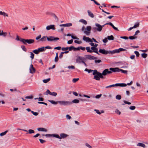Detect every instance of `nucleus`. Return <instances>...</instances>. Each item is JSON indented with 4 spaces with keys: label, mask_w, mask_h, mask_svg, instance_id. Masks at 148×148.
I'll return each instance as SVG.
<instances>
[{
    "label": "nucleus",
    "mask_w": 148,
    "mask_h": 148,
    "mask_svg": "<svg viewBox=\"0 0 148 148\" xmlns=\"http://www.w3.org/2000/svg\"><path fill=\"white\" fill-rule=\"evenodd\" d=\"M48 101L52 104L54 105H56L58 103L61 105L64 106H69L72 104V102L68 101H55L53 100H48Z\"/></svg>",
    "instance_id": "nucleus-1"
},
{
    "label": "nucleus",
    "mask_w": 148,
    "mask_h": 148,
    "mask_svg": "<svg viewBox=\"0 0 148 148\" xmlns=\"http://www.w3.org/2000/svg\"><path fill=\"white\" fill-rule=\"evenodd\" d=\"M127 86L126 84L125 83H116L114 84H112L106 87V88H110L112 87L120 86L125 87Z\"/></svg>",
    "instance_id": "nucleus-2"
},
{
    "label": "nucleus",
    "mask_w": 148,
    "mask_h": 148,
    "mask_svg": "<svg viewBox=\"0 0 148 148\" xmlns=\"http://www.w3.org/2000/svg\"><path fill=\"white\" fill-rule=\"evenodd\" d=\"M95 25L96 27H93V29L95 31L97 30L99 32H101L102 30L103 27L105 26L104 25H101L98 23H96Z\"/></svg>",
    "instance_id": "nucleus-3"
},
{
    "label": "nucleus",
    "mask_w": 148,
    "mask_h": 148,
    "mask_svg": "<svg viewBox=\"0 0 148 148\" xmlns=\"http://www.w3.org/2000/svg\"><path fill=\"white\" fill-rule=\"evenodd\" d=\"M21 42L24 44L26 45L27 43L28 44H31L34 43V40L32 39H21Z\"/></svg>",
    "instance_id": "nucleus-4"
},
{
    "label": "nucleus",
    "mask_w": 148,
    "mask_h": 148,
    "mask_svg": "<svg viewBox=\"0 0 148 148\" xmlns=\"http://www.w3.org/2000/svg\"><path fill=\"white\" fill-rule=\"evenodd\" d=\"M99 72H98L97 70H94L92 75H94V79L97 80H100V79L98 75H99Z\"/></svg>",
    "instance_id": "nucleus-5"
},
{
    "label": "nucleus",
    "mask_w": 148,
    "mask_h": 148,
    "mask_svg": "<svg viewBox=\"0 0 148 148\" xmlns=\"http://www.w3.org/2000/svg\"><path fill=\"white\" fill-rule=\"evenodd\" d=\"M99 52L103 54L106 55L108 54H113V51H107L104 49H100L99 50Z\"/></svg>",
    "instance_id": "nucleus-6"
},
{
    "label": "nucleus",
    "mask_w": 148,
    "mask_h": 148,
    "mask_svg": "<svg viewBox=\"0 0 148 148\" xmlns=\"http://www.w3.org/2000/svg\"><path fill=\"white\" fill-rule=\"evenodd\" d=\"M86 58L83 57L78 56L77 57L76 60V62L77 63H82L84 61H86Z\"/></svg>",
    "instance_id": "nucleus-7"
},
{
    "label": "nucleus",
    "mask_w": 148,
    "mask_h": 148,
    "mask_svg": "<svg viewBox=\"0 0 148 148\" xmlns=\"http://www.w3.org/2000/svg\"><path fill=\"white\" fill-rule=\"evenodd\" d=\"M126 50L125 49L122 48H120L118 49H116L113 50V54H114L116 53H118L120 52V51H126Z\"/></svg>",
    "instance_id": "nucleus-8"
},
{
    "label": "nucleus",
    "mask_w": 148,
    "mask_h": 148,
    "mask_svg": "<svg viewBox=\"0 0 148 148\" xmlns=\"http://www.w3.org/2000/svg\"><path fill=\"white\" fill-rule=\"evenodd\" d=\"M103 74L104 76H105L108 74H111L112 72L109 70L108 69H106L103 71Z\"/></svg>",
    "instance_id": "nucleus-9"
},
{
    "label": "nucleus",
    "mask_w": 148,
    "mask_h": 148,
    "mask_svg": "<svg viewBox=\"0 0 148 148\" xmlns=\"http://www.w3.org/2000/svg\"><path fill=\"white\" fill-rule=\"evenodd\" d=\"M86 58L89 60H94L97 58V57L91 56L90 55H86L85 56Z\"/></svg>",
    "instance_id": "nucleus-10"
},
{
    "label": "nucleus",
    "mask_w": 148,
    "mask_h": 148,
    "mask_svg": "<svg viewBox=\"0 0 148 148\" xmlns=\"http://www.w3.org/2000/svg\"><path fill=\"white\" fill-rule=\"evenodd\" d=\"M83 40L85 41L86 42H92V40L88 37H86V36H84L83 38Z\"/></svg>",
    "instance_id": "nucleus-11"
},
{
    "label": "nucleus",
    "mask_w": 148,
    "mask_h": 148,
    "mask_svg": "<svg viewBox=\"0 0 148 148\" xmlns=\"http://www.w3.org/2000/svg\"><path fill=\"white\" fill-rule=\"evenodd\" d=\"M109 70L113 72H119V68L118 67L110 68Z\"/></svg>",
    "instance_id": "nucleus-12"
},
{
    "label": "nucleus",
    "mask_w": 148,
    "mask_h": 148,
    "mask_svg": "<svg viewBox=\"0 0 148 148\" xmlns=\"http://www.w3.org/2000/svg\"><path fill=\"white\" fill-rule=\"evenodd\" d=\"M29 72L33 74L35 73V69L33 67V66L32 64L30 65V68H29Z\"/></svg>",
    "instance_id": "nucleus-13"
},
{
    "label": "nucleus",
    "mask_w": 148,
    "mask_h": 148,
    "mask_svg": "<svg viewBox=\"0 0 148 148\" xmlns=\"http://www.w3.org/2000/svg\"><path fill=\"white\" fill-rule=\"evenodd\" d=\"M47 30H49L50 29H52L53 30H55L56 29L55 27V25H50L47 26L46 27Z\"/></svg>",
    "instance_id": "nucleus-14"
},
{
    "label": "nucleus",
    "mask_w": 148,
    "mask_h": 148,
    "mask_svg": "<svg viewBox=\"0 0 148 148\" xmlns=\"http://www.w3.org/2000/svg\"><path fill=\"white\" fill-rule=\"evenodd\" d=\"M72 25V24L71 23H67L65 24H60V27H70Z\"/></svg>",
    "instance_id": "nucleus-15"
},
{
    "label": "nucleus",
    "mask_w": 148,
    "mask_h": 148,
    "mask_svg": "<svg viewBox=\"0 0 148 148\" xmlns=\"http://www.w3.org/2000/svg\"><path fill=\"white\" fill-rule=\"evenodd\" d=\"M60 139L65 138L68 136L67 134L64 133L60 134Z\"/></svg>",
    "instance_id": "nucleus-16"
},
{
    "label": "nucleus",
    "mask_w": 148,
    "mask_h": 148,
    "mask_svg": "<svg viewBox=\"0 0 148 148\" xmlns=\"http://www.w3.org/2000/svg\"><path fill=\"white\" fill-rule=\"evenodd\" d=\"M37 130L39 131H43V132H46L47 131V130L42 127L40 128H37Z\"/></svg>",
    "instance_id": "nucleus-17"
},
{
    "label": "nucleus",
    "mask_w": 148,
    "mask_h": 148,
    "mask_svg": "<svg viewBox=\"0 0 148 148\" xmlns=\"http://www.w3.org/2000/svg\"><path fill=\"white\" fill-rule=\"evenodd\" d=\"M87 12L88 15L91 18H93L94 17V15L89 10L87 11Z\"/></svg>",
    "instance_id": "nucleus-18"
},
{
    "label": "nucleus",
    "mask_w": 148,
    "mask_h": 148,
    "mask_svg": "<svg viewBox=\"0 0 148 148\" xmlns=\"http://www.w3.org/2000/svg\"><path fill=\"white\" fill-rule=\"evenodd\" d=\"M47 37H48L45 36H43L40 39V41L42 42L46 41L47 39Z\"/></svg>",
    "instance_id": "nucleus-19"
},
{
    "label": "nucleus",
    "mask_w": 148,
    "mask_h": 148,
    "mask_svg": "<svg viewBox=\"0 0 148 148\" xmlns=\"http://www.w3.org/2000/svg\"><path fill=\"white\" fill-rule=\"evenodd\" d=\"M0 15H3L4 16L8 17V14L7 13L1 11H0Z\"/></svg>",
    "instance_id": "nucleus-20"
},
{
    "label": "nucleus",
    "mask_w": 148,
    "mask_h": 148,
    "mask_svg": "<svg viewBox=\"0 0 148 148\" xmlns=\"http://www.w3.org/2000/svg\"><path fill=\"white\" fill-rule=\"evenodd\" d=\"M137 145L138 146L141 147L143 148H145L146 147V146L145 144L140 143H138L137 144Z\"/></svg>",
    "instance_id": "nucleus-21"
},
{
    "label": "nucleus",
    "mask_w": 148,
    "mask_h": 148,
    "mask_svg": "<svg viewBox=\"0 0 148 148\" xmlns=\"http://www.w3.org/2000/svg\"><path fill=\"white\" fill-rule=\"evenodd\" d=\"M51 38H52V41L57 42L59 40V38L58 37H55L53 36V37H51Z\"/></svg>",
    "instance_id": "nucleus-22"
},
{
    "label": "nucleus",
    "mask_w": 148,
    "mask_h": 148,
    "mask_svg": "<svg viewBox=\"0 0 148 148\" xmlns=\"http://www.w3.org/2000/svg\"><path fill=\"white\" fill-rule=\"evenodd\" d=\"M86 49L87 50V52L89 53H92V51L90 49V47H86Z\"/></svg>",
    "instance_id": "nucleus-23"
},
{
    "label": "nucleus",
    "mask_w": 148,
    "mask_h": 148,
    "mask_svg": "<svg viewBox=\"0 0 148 148\" xmlns=\"http://www.w3.org/2000/svg\"><path fill=\"white\" fill-rule=\"evenodd\" d=\"M98 48L97 47H95V48L94 49V50L92 51V52H94L95 53H96L97 54L99 55H100V54H99L98 52Z\"/></svg>",
    "instance_id": "nucleus-24"
},
{
    "label": "nucleus",
    "mask_w": 148,
    "mask_h": 148,
    "mask_svg": "<svg viewBox=\"0 0 148 148\" xmlns=\"http://www.w3.org/2000/svg\"><path fill=\"white\" fill-rule=\"evenodd\" d=\"M38 49L39 52L43 51L45 50L44 47H42L41 48H38Z\"/></svg>",
    "instance_id": "nucleus-25"
},
{
    "label": "nucleus",
    "mask_w": 148,
    "mask_h": 148,
    "mask_svg": "<svg viewBox=\"0 0 148 148\" xmlns=\"http://www.w3.org/2000/svg\"><path fill=\"white\" fill-rule=\"evenodd\" d=\"M107 38L109 40H113L114 39V36L112 35H111L110 36H108Z\"/></svg>",
    "instance_id": "nucleus-26"
},
{
    "label": "nucleus",
    "mask_w": 148,
    "mask_h": 148,
    "mask_svg": "<svg viewBox=\"0 0 148 148\" xmlns=\"http://www.w3.org/2000/svg\"><path fill=\"white\" fill-rule=\"evenodd\" d=\"M52 136L58 139H60V136L57 134H52Z\"/></svg>",
    "instance_id": "nucleus-27"
},
{
    "label": "nucleus",
    "mask_w": 148,
    "mask_h": 148,
    "mask_svg": "<svg viewBox=\"0 0 148 148\" xmlns=\"http://www.w3.org/2000/svg\"><path fill=\"white\" fill-rule=\"evenodd\" d=\"M139 25L140 23L139 22L136 23L133 26L134 28H135L138 27L139 26Z\"/></svg>",
    "instance_id": "nucleus-28"
},
{
    "label": "nucleus",
    "mask_w": 148,
    "mask_h": 148,
    "mask_svg": "<svg viewBox=\"0 0 148 148\" xmlns=\"http://www.w3.org/2000/svg\"><path fill=\"white\" fill-rule=\"evenodd\" d=\"M79 21L83 23L85 25H86L87 23V21L83 19H80Z\"/></svg>",
    "instance_id": "nucleus-29"
},
{
    "label": "nucleus",
    "mask_w": 148,
    "mask_h": 148,
    "mask_svg": "<svg viewBox=\"0 0 148 148\" xmlns=\"http://www.w3.org/2000/svg\"><path fill=\"white\" fill-rule=\"evenodd\" d=\"M121 72L122 73H125V74H127V71L126 70H124L121 69H119V72Z\"/></svg>",
    "instance_id": "nucleus-30"
},
{
    "label": "nucleus",
    "mask_w": 148,
    "mask_h": 148,
    "mask_svg": "<svg viewBox=\"0 0 148 148\" xmlns=\"http://www.w3.org/2000/svg\"><path fill=\"white\" fill-rule=\"evenodd\" d=\"M71 102H72V104L73 103H79V101L78 99H75L73 100L72 101H71Z\"/></svg>",
    "instance_id": "nucleus-31"
},
{
    "label": "nucleus",
    "mask_w": 148,
    "mask_h": 148,
    "mask_svg": "<svg viewBox=\"0 0 148 148\" xmlns=\"http://www.w3.org/2000/svg\"><path fill=\"white\" fill-rule=\"evenodd\" d=\"M8 131L6 130L3 132L1 133L0 134V136H3L5 135L8 132Z\"/></svg>",
    "instance_id": "nucleus-32"
},
{
    "label": "nucleus",
    "mask_w": 148,
    "mask_h": 148,
    "mask_svg": "<svg viewBox=\"0 0 148 148\" xmlns=\"http://www.w3.org/2000/svg\"><path fill=\"white\" fill-rule=\"evenodd\" d=\"M51 37H53V36H50L47 37V39L49 41H52V38Z\"/></svg>",
    "instance_id": "nucleus-33"
},
{
    "label": "nucleus",
    "mask_w": 148,
    "mask_h": 148,
    "mask_svg": "<svg viewBox=\"0 0 148 148\" xmlns=\"http://www.w3.org/2000/svg\"><path fill=\"white\" fill-rule=\"evenodd\" d=\"M84 33L86 34L87 36H89L90 35V32H89V31L87 30H85L84 31Z\"/></svg>",
    "instance_id": "nucleus-34"
},
{
    "label": "nucleus",
    "mask_w": 148,
    "mask_h": 148,
    "mask_svg": "<svg viewBox=\"0 0 148 148\" xmlns=\"http://www.w3.org/2000/svg\"><path fill=\"white\" fill-rule=\"evenodd\" d=\"M50 95L56 97L57 95V93L54 92H51Z\"/></svg>",
    "instance_id": "nucleus-35"
},
{
    "label": "nucleus",
    "mask_w": 148,
    "mask_h": 148,
    "mask_svg": "<svg viewBox=\"0 0 148 148\" xmlns=\"http://www.w3.org/2000/svg\"><path fill=\"white\" fill-rule=\"evenodd\" d=\"M91 29V27L90 26H88L86 28V30L87 31H88L89 32H90Z\"/></svg>",
    "instance_id": "nucleus-36"
},
{
    "label": "nucleus",
    "mask_w": 148,
    "mask_h": 148,
    "mask_svg": "<svg viewBox=\"0 0 148 148\" xmlns=\"http://www.w3.org/2000/svg\"><path fill=\"white\" fill-rule=\"evenodd\" d=\"M50 80V78H49L47 79H44L43 80V82L44 83H47L49 82Z\"/></svg>",
    "instance_id": "nucleus-37"
},
{
    "label": "nucleus",
    "mask_w": 148,
    "mask_h": 148,
    "mask_svg": "<svg viewBox=\"0 0 148 148\" xmlns=\"http://www.w3.org/2000/svg\"><path fill=\"white\" fill-rule=\"evenodd\" d=\"M121 96L120 95H118L116 96V98L118 100H120L121 99Z\"/></svg>",
    "instance_id": "nucleus-38"
},
{
    "label": "nucleus",
    "mask_w": 148,
    "mask_h": 148,
    "mask_svg": "<svg viewBox=\"0 0 148 148\" xmlns=\"http://www.w3.org/2000/svg\"><path fill=\"white\" fill-rule=\"evenodd\" d=\"M33 52L36 54H38L39 53L38 49L34 50L33 51Z\"/></svg>",
    "instance_id": "nucleus-39"
},
{
    "label": "nucleus",
    "mask_w": 148,
    "mask_h": 148,
    "mask_svg": "<svg viewBox=\"0 0 148 148\" xmlns=\"http://www.w3.org/2000/svg\"><path fill=\"white\" fill-rule=\"evenodd\" d=\"M137 38V36H130L129 37V38L131 40H133L134 39H135L136 38Z\"/></svg>",
    "instance_id": "nucleus-40"
},
{
    "label": "nucleus",
    "mask_w": 148,
    "mask_h": 148,
    "mask_svg": "<svg viewBox=\"0 0 148 148\" xmlns=\"http://www.w3.org/2000/svg\"><path fill=\"white\" fill-rule=\"evenodd\" d=\"M142 57L143 58H145L147 56V54L145 53H143L141 54Z\"/></svg>",
    "instance_id": "nucleus-41"
},
{
    "label": "nucleus",
    "mask_w": 148,
    "mask_h": 148,
    "mask_svg": "<svg viewBox=\"0 0 148 148\" xmlns=\"http://www.w3.org/2000/svg\"><path fill=\"white\" fill-rule=\"evenodd\" d=\"M34 131L32 130L29 129L28 130V133L29 134L34 133Z\"/></svg>",
    "instance_id": "nucleus-42"
},
{
    "label": "nucleus",
    "mask_w": 148,
    "mask_h": 148,
    "mask_svg": "<svg viewBox=\"0 0 148 148\" xmlns=\"http://www.w3.org/2000/svg\"><path fill=\"white\" fill-rule=\"evenodd\" d=\"M94 70H92L91 69H85V71H88L89 73H90L92 71L93 72Z\"/></svg>",
    "instance_id": "nucleus-43"
},
{
    "label": "nucleus",
    "mask_w": 148,
    "mask_h": 148,
    "mask_svg": "<svg viewBox=\"0 0 148 148\" xmlns=\"http://www.w3.org/2000/svg\"><path fill=\"white\" fill-rule=\"evenodd\" d=\"M96 112L99 114H100L101 113H103V111H102L101 112H100L99 110H96V109H95L94 110Z\"/></svg>",
    "instance_id": "nucleus-44"
},
{
    "label": "nucleus",
    "mask_w": 148,
    "mask_h": 148,
    "mask_svg": "<svg viewBox=\"0 0 148 148\" xmlns=\"http://www.w3.org/2000/svg\"><path fill=\"white\" fill-rule=\"evenodd\" d=\"M75 47L73 46H71L70 47H69V51H71L72 50H74Z\"/></svg>",
    "instance_id": "nucleus-45"
},
{
    "label": "nucleus",
    "mask_w": 148,
    "mask_h": 148,
    "mask_svg": "<svg viewBox=\"0 0 148 148\" xmlns=\"http://www.w3.org/2000/svg\"><path fill=\"white\" fill-rule=\"evenodd\" d=\"M31 112L34 116H37L38 114V113L37 112H35L33 111H31Z\"/></svg>",
    "instance_id": "nucleus-46"
},
{
    "label": "nucleus",
    "mask_w": 148,
    "mask_h": 148,
    "mask_svg": "<svg viewBox=\"0 0 148 148\" xmlns=\"http://www.w3.org/2000/svg\"><path fill=\"white\" fill-rule=\"evenodd\" d=\"M99 76V78H103V73H101L99 72V75H98Z\"/></svg>",
    "instance_id": "nucleus-47"
},
{
    "label": "nucleus",
    "mask_w": 148,
    "mask_h": 148,
    "mask_svg": "<svg viewBox=\"0 0 148 148\" xmlns=\"http://www.w3.org/2000/svg\"><path fill=\"white\" fill-rule=\"evenodd\" d=\"M30 54H31V56H30V57L32 59V60L34 58V54L32 52H31Z\"/></svg>",
    "instance_id": "nucleus-48"
},
{
    "label": "nucleus",
    "mask_w": 148,
    "mask_h": 148,
    "mask_svg": "<svg viewBox=\"0 0 148 148\" xmlns=\"http://www.w3.org/2000/svg\"><path fill=\"white\" fill-rule=\"evenodd\" d=\"M21 48L23 50L25 51H27V49L26 48L25 46L24 45H22L21 46Z\"/></svg>",
    "instance_id": "nucleus-49"
},
{
    "label": "nucleus",
    "mask_w": 148,
    "mask_h": 148,
    "mask_svg": "<svg viewBox=\"0 0 148 148\" xmlns=\"http://www.w3.org/2000/svg\"><path fill=\"white\" fill-rule=\"evenodd\" d=\"M135 54L136 55V57H138L140 55L139 53L137 51H135L134 52Z\"/></svg>",
    "instance_id": "nucleus-50"
},
{
    "label": "nucleus",
    "mask_w": 148,
    "mask_h": 148,
    "mask_svg": "<svg viewBox=\"0 0 148 148\" xmlns=\"http://www.w3.org/2000/svg\"><path fill=\"white\" fill-rule=\"evenodd\" d=\"M79 80V78H74L73 79L72 81L73 83H75Z\"/></svg>",
    "instance_id": "nucleus-51"
},
{
    "label": "nucleus",
    "mask_w": 148,
    "mask_h": 148,
    "mask_svg": "<svg viewBox=\"0 0 148 148\" xmlns=\"http://www.w3.org/2000/svg\"><path fill=\"white\" fill-rule=\"evenodd\" d=\"M43 136H45L46 137H50L52 136V134H46L45 135L44 134L42 135Z\"/></svg>",
    "instance_id": "nucleus-52"
},
{
    "label": "nucleus",
    "mask_w": 148,
    "mask_h": 148,
    "mask_svg": "<svg viewBox=\"0 0 148 148\" xmlns=\"http://www.w3.org/2000/svg\"><path fill=\"white\" fill-rule=\"evenodd\" d=\"M61 49L62 51H67L69 49V47H62L61 48Z\"/></svg>",
    "instance_id": "nucleus-53"
},
{
    "label": "nucleus",
    "mask_w": 148,
    "mask_h": 148,
    "mask_svg": "<svg viewBox=\"0 0 148 148\" xmlns=\"http://www.w3.org/2000/svg\"><path fill=\"white\" fill-rule=\"evenodd\" d=\"M95 63H100L101 62V61L100 60H95Z\"/></svg>",
    "instance_id": "nucleus-54"
},
{
    "label": "nucleus",
    "mask_w": 148,
    "mask_h": 148,
    "mask_svg": "<svg viewBox=\"0 0 148 148\" xmlns=\"http://www.w3.org/2000/svg\"><path fill=\"white\" fill-rule=\"evenodd\" d=\"M108 39L107 38H105L103 40V41L104 43H106L108 41Z\"/></svg>",
    "instance_id": "nucleus-55"
},
{
    "label": "nucleus",
    "mask_w": 148,
    "mask_h": 148,
    "mask_svg": "<svg viewBox=\"0 0 148 148\" xmlns=\"http://www.w3.org/2000/svg\"><path fill=\"white\" fill-rule=\"evenodd\" d=\"M135 108V106H131L130 107V109L132 110H134Z\"/></svg>",
    "instance_id": "nucleus-56"
},
{
    "label": "nucleus",
    "mask_w": 148,
    "mask_h": 148,
    "mask_svg": "<svg viewBox=\"0 0 148 148\" xmlns=\"http://www.w3.org/2000/svg\"><path fill=\"white\" fill-rule=\"evenodd\" d=\"M101 95H102L101 94L99 95H98L95 96V97L97 99H99L101 97Z\"/></svg>",
    "instance_id": "nucleus-57"
},
{
    "label": "nucleus",
    "mask_w": 148,
    "mask_h": 148,
    "mask_svg": "<svg viewBox=\"0 0 148 148\" xmlns=\"http://www.w3.org/2000/svg\"><path fill=\"white\" fill-rule=\"evenodd\" d=\"M39 141H40V143L42 144H43L45 142H46V141L44 140H43L42 139H39Z\"/></svg>",
    "instance_id": "nucleus-58"
},
{
    "label": "nucleus",
    "mask_w": 148,
    "mask_h": 148,
    "mask_svg": "<svg viewBox=\"0 0 148 148\" xmlns=\"http://www.w3.org/2000/svg\"><path fill=\"white\" fill-rule=\"evenodd\" d=\"M21 39H23L22 38H19V37L18 36H16V40H19V41H21Z\"/></svg>",
    "instance_id": "nucleus-59"
},
{
    "label": "nucleus",
    "mask_w": 148,
    "mask_h": 148,
    "mask_svg": "<svg viewBox=\"0 0 148 148\" xmlns=\"http://www.w3.org/2000/svg\"><path fill=\"white\" fill-rule=\"evenodd\" d=\"M115 112L118 114H121V112L118 110H116L115 111Z\"/></svg>",
    "instance_id": "nucleus-60"
},
{
    "label": "nucleus",
    "mask_w": 148,
    "mask_h": 148,
    "mask_svg": "<svg viewBox=\"0 0 148 148\" xmlns=\"http://www.w3.org/2000/svg\"><path fill=\"white\" fill-rule=\"evenodd\" d=\"M73 42V40L71 39L70 40H69L68 41L67 43L69 44H72Z\"/></svg>",
    "instance_id": "nucleus-61"
},
{
    "label": "nucleus",
    "mask_w": 148,
    "mask_h": 148,
    "mask_svg": "<svg viewBox=\"0 0 148 148\" xmlns=\"http://www.w3.org/2000/svg\"><path fill=\"white\" fill-rule=\"evenodd\" d=\"M25 98L26 99H32L33 98V97L32 96H27Z\"/></svg>",
    "instance_id": "nucleus-62"
},
{
    "label": "nucleus",
    "mask_w": 148,
    "mask_h": 148,
    "mask_svg": "<svg viewBox=\"0 0 148 148\" xmlns=\"http://www.w3.org/2000/svg\"><path fill=\"white\" fill-rule=\"evenodd\" d=\"M68 68L69 69H74L75 68V66H70L68 67Z\"/></svg>",
    "instance_id": "nucleus-63"
},
{
    "label": "nucleus",
    "mask_w": 148,
    "mask_h": 148,
    "mask_svg": "<svg viewBox=\"0 0 148 148\" xmlns=\"http://www.w3.org/2000/svg\"><path fill=\"white\" fill-rule=\"evenodd\" d=\"M66 117L68 119H71V116L69 114H67L66 116Z\"/></svg>",
    "instance_id": "nucleus-64"
}]
</instances>
